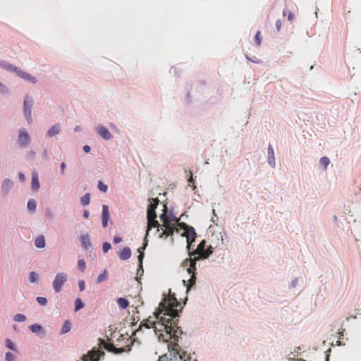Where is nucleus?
<instances>
[{"label": "nucleus", "mask_w": 361, "mask_h": 361, "mask_svg": "<svg viewBox=\"0 0 361 361\" xmlns=\"http://www.w3.org/2000/svg\"><path fill=\"white\" fill-rule=\"evenodd\" d=\"M147 221L157 218V214L155 210L147 209Z\"/></svg>", "instance_id": "473e14b6"}, {"label": "nucleus", "mask_w": 361, "mask_h": 361, "mask_svg": "<svg viewBox=\"0 0 361 361\" xmlns=\"http://www.w3.org/2000/svg\"><path fill=\"white\" fill-rule=\"evenodd\" d=\"M90 149H91V148H90V146H88V145H85V146H84V147H83V150H84V152H85V153H88V152H90Z\"/></svg>", "instance_id": "8fccbe9b"}, {"label": "nucleus", "mask_w": 361, "mask_h": 361, "mask_svg": "<svg viewBox=\"0 0 361 361\" xmlns=\"http://www.w3.org/2000/svg\"><path fill=\"white\" fill-rule=\"evenodd\" d=\"M130 350V344H128L123 348H116V350H114V354H120L123 352H128Z\"/></svg>", "instance_id": "bb28decb"}, {"label": "nucleus", "mask_w": 361, "mask_h": 361, "mask_svg": "<svg viewBox=\"0 0 361 361\" xmlns=\"http://www.w3.org/2000/svg\"><path fill=\"white\" fill-rule=\"evenodd\" d=\"M161 320L164 323L161 324V327L164 328V333H161L159 335V341L164 343H169L170 341L173 339V342H171L168 345L169 351L174 356L179 355L180 360L187 361L185 358L186 353L180 351V347L177 343L178 338L183 334L181 329L178 326V320L176 318L173 319V321H169L164 319H162Z\"/></svg>", "instance_id": "f03ea898"}, {"label": "nucleus", "mask_w": 361, "mask_h": 361, "mask_svg": "<svg viewBox=\"0 0 361 361\" xmlns=\"http://www.w3.org/2000/svg\"><path fill=\"white\" fill-rule=\"evenodd\" d=\"M31 331L34 333H39L42 330V327L37 324H32L30 326Z\"/></svg>", "instance_id": "7c9ffc66"}, {"label": "nucleus", "mask_w": 361, "mask_h": 361, "mask_svg": "<svg viewBox=\"0 0 361 361\" xmlns=\"http://www.w3.org/2000/svg\"><path fill=\"white\" fill-rule=\"evenodd\" d=\"M108 279V274L106 270H104L97 277V283H100L104 281H106Z\"/></svg>", "instance_id": "393cba45"}, {"label": "nucleus", "mask_w": 361, "mask_h": 361, "mask_svg": "<svg viewBox=\"0 0 361 361\" xmlns=\"http://www.w3.org/2000/svg\"><path fill=\"white\" fill-rule=\"evenodd\" d=\"M16 74L21 78L30 81L32 83H35L37 82V80L35 77L31 75L30 74L25 73L20 69L18 70Z\"/></svg>", "instance_id": "ddd939ff"}, {"label": "nucleus", "mask_w": 361, "mask_h": 361, "mask_svg": "<svg viewBox=\"0 0 361 361\" xmlns=\"http://www.w3.org/2000/svg\"><path fill=\"white\" fill-rule=\"evenodd\" d=\"M167 360H168V357H167L166 355L160 356L159 358V361H167Z\"/></svg>", "instance_id": "3c124183"}, {"label": "nucleus", "mask_w": 361, "mask_h": 361, "mask_svg": "<svg viewBox=\"0 0 361 361\" xmlns=\"http://www.w3.org/2000/svg\"><path fill=\"white\" fill-rule=\"evenodd\" d=\"M271 164H270L272 167H274L275 165H273V159L271 158Z\"/></svg>", "instance_id": "bf43d9fd"}, {"label": "nucleus", "mask_w": 361, "mask_h": 361, "mask_svg": "<svg viewBox=\"0 0 361 361\" xmlns=\"http://www.w3.org/2000/svg\"><path fill=\"white\" fill-rule=\"evenodd\" d=\"M159 200L158 198H152L150 200V204H149L147 209L156 211V208H157V205L159 204Z\"/></svg>", "instance_id": "a878e982"}, {"label": "nucleus", "mask_w": 361, "mask_h": 361, "mask_svg": "<svg viewBox=\"0 0 361 361\" xmlns=\"http://www.w3.org/2000/svg\"><path fill=\"white\" fill-rule=\"evenodd\" d=\"M119 258L122 260L128 259L131 256V250L129 247H126L118 252Z\"/></svg>", "instance_id": "2eb2a0df"}, {"label": "nucleus", "mask_w": 361, "mask_h": 361, "mask_svg": "<svg viewBox=\"0 0 361 361\" xmlns=\"http://www.w3.org/2000/svg\"><path fill=\"white\" fill-rule=\"evenodd\" d=\"M30 142V137L26 129L21 128L18 131V143L21 147H26Z\"/></svg>", "instance_id": "9d476101"}, {"label": "nucleus", "mask_w": 361, "mask_h": 361, "mask_svg": "<svg viewBox=\"0 0 361 361\" xmlns=\"http://www.w3.org/2000/svg\"><path fill=\"white\" fill-rule=\"evenodd\" d=\"M61 130L60 126L56 124L53 126L48 131V135L52 137L58 134Z\"/></svg>", "instance_id": "aec40b11"}, {"label": "nucleus", "mask_w": 361, "mask_h": 361, "mask_svg": "<svg viewBox=\"0 0 361 361\" xmlns=\"http://www.w3.org/2000/svg\"><path fill=\"white\" fill-rule=\"evenodd\" d=\"M80 242L82 246L85 248H87L90 246L91 243L90 240V236L88 235H83L80 236Z\"/></svg>", "instance_id": "a211bd4d"}, {"label": "nucleus", "mask_w": 361, "mask_h": 361, "mask_svg": "<svg viewBox=\"0 0 361 361\" xmlns=\"http://www.w3.org/2000/svg\"><path fill=\"white\" fill-rule=\"evenodd\" d=\"M70 330H71V323L68 321H65L62 326V328L61 330V334H66V333L70 331Z\"/></svg>", "instance_id": "cd10ccee"}, {"label": "nucleus", "mask_w": 361, "mask_h": 361, "mask_svg": "<svg viewBox=\"0 0 361 361\" xmlns=\"http://www.w3.org/2000/svg\"><path fill=\"white\" fill-rule=\"evenodd\" d=\"M66 164L64 162L61 163V173H63L64 172V170L66 169Z\"/></svg>", "instance_id": "864d4df0"}, {"label": "nucleus", "mask_w": 361, "mask_h": 361, "mask_svg": "<svg viewBox=\"0 0 361 361\" xmlns=\"http://www.w3.org/2000/svg\"><path fill=\"white\" fill-rule=\"evenodd\" d=\"M293 17H294L293 13H291V12H289V13H288V20H289V21H291V20H293Z\"/></svg>", "instance_id": "603ef678"}, {"label": "nucleus", "mask_w": 361, "mask_h": 361, "mask_svg": "<svg viewBox=\"0 0 361 361\" xmlns=\"http://www.w3.org/2000/svg\"><path fill=\"white\" fill-rule=\"evenodd\" d=\"M276 26L277 30L279 31L281 29V22L280 20H276Z\"/></svg>", "instance_id": "49530a36"}, {"label": "nucleus", "mask_w": 361, "mask_h": 361, "mask_svg": "<svg viewBox=\"0 0 361 361\" xmlns=\"http://www.w3.org/2000/svg\"><path fill=\"white\" fill-rule=\"evenodd\" d=\"M81 204L83 205H88L90 202V195L89 193L85 194L80 198Z\"/></svg>", "instance_id": "c85d7f7f"}, {"label": "nucleus", "mask_w": 361, "mask_h": 361, "mask_svg": "<svg viewBox=\"0 0 361 361\" xmlns=\"http://www.w3.org/2000/svg\"><path fill=\"white\" fill-rule=\"evenodd\" d=\"M25 319H26L25 316L23 314H17L14 317V320L16 322H24L25 320Z\"/></svg>", "instance_id": "c9c22d12"}, {"label": "nucleus", "mask_w": 361, "mask_h": 361, "mask_svg": "<svg viewBox=\"0 0 361 361\" xmlns=\"http://www.w3.org/2000/svg\"><path fill=\"white\" fill-rule=\"evenodd\" d=\"M84 305L80 298H77L75 301V310L78 311L83 307Z\"/></svg>", "instance_id": "72a5a7b5"}, {"label": "nucleus", "mask_w": 361, "mask_h": 361, "mask_svg": "<svg viewBox=\"0 0 361 361\" xmlns=\"http://www.w3.org/2000/svg\"><path fill=\"white\" fill-rule=\"evenodd\" d=\"M67 279L68 276L65 273H59L56 275L55 279L53 282V288L56 293H59L61 291L62 286Z\"/></svg>", "instance_id": "1a4fd4ad"}, {"label": "nucleus", "mask_w": 361, "mask_h": 361, "mask_svg": "<svg viewBox=\"0 0 361 361\" xmlns=\"http://www.w3.org/2000/svg\"><path fill=\"white\" fill-rule=\"evenodd\" d=\"M13 183L10 179H5L2 184V190L4 192H7L11 187H12Z\"/></svg>", "instance_id": "b1692460"}, {"label": "nucleus", "mask_w": 361, "mask_h": 361, "mask_svg": "<svg viewBox=\"0 0 361 361\" xmlns=\"http://www.w3.org/2000/svg\"><path fill=\"white\" fill-rule=\"evenodd\" d=\"M37 278H38V276L35 272H34V271L30 272V276H29V281L31 283L36 282L37 280Z\"/></svg>", "instance_id": "e433bc0d"}, {"label": "nucleus", "mask_w": 361, "mask_h": 361, "mask_svg": "<svg viewBox=\"0 0 361 361\" xmlns=\"http://www.w3.org/2000/svg\"><path fill=\"white\" fill-rule=\"evenodd\" d=\"M78 285H79V288H80V291H82V290H85V282H84V281H79Z\"/></svg>", "instance_id": "a18cd8bd"}, {"label": "nucleus", "mask_w": 361, "mask_h": 361, "mask_svg": "<svg viewBox=\"0 0 361 361\" xmlns=\"http://www.w3.org/2000/svg\"><path fill=\"white\" fill-rule=\"evenodd\" d=\"M31 154L34 155V154H35V152H31Z\"/></svg>", "instance_id": "052dcab7"}, {"label": "nucleus", "mask_w": 361, "mask_h": 361, "mask_svg": "<svg viewBox=\"0 0 361 361\" xmlns=\"http://www.w3.org/2000/svg\"><path fill=\"white\" fill-rule=\"evenodd\" d=\"M0 66H2L4 68L6 69L7 71H13V72H15L16 73H17L18 68L16 66H13V65L10 64V63H6L5 62H3V63H0Z\"/></svg>", "instance_id": "412c9836"}, {"label": "nucleus", "mask_w": 361, "mask_h": 361, "mask_svg": "<svg viewBox=\"0 0 361 361\" xmlns=\"http://www.w3.org/2000/svg\"><path fill=\"white\" fill-rule=\"evenodd\" d=\"M190 174H192V173L190 172ZM188 182L190 183H193V178L192 176V175H190V177L188 179Z\"/></svg>", "instance_id": "6e6d98bb"}, {"label": "nucleus", "mask_w": 361, "mask_h": 361, "mask_svg": "<svg viewBox=\"0 0 361 361\" xmlns=\"http://www.w3.org/2000/svg\"><path fill=\"white\" fill-rule=\"evenodd\" d=\"M109 219V207L107 205L104 204L102 207V226L104 227H106L107 226Z\"/></svg>", "instance_id": "9b49d317"}, {"label": "nucleus", "mask_w": 361, "mask_h": 361, "mask_svg": "<svg viewBox=\"0 0 361 361\" xmlns=\"http://www.w3.org/2000/svg\"><path fill=\"white\" fill-rule=\"evenodd\" d=\"M121 240H122L121 238L118 237V236H116L114 238V243L116 244L121 243Z\"/></svg>", "instance_id": "de8ad7c7"}, {"label": "nucleus", "mask_w": 361, "mask_h": 361, "mask_svg": "<svg viewBox=\"0 0 361 361\" xmlns=\"http://www.w3.org/2000/svg\"><path fill=\"white\" fill-rule=\"evenodd\" d=\"M78 265L79 269L81 271H84V269H85V260L80 259L78 261Z\"/></svg>", "instance_id": "37998d69"}, {"label": "nucleus", "mask_w": 361, "mask_h": 361, "mask_svg": "<svg viewBox=\"0 0 361 361\" xmlns=\"http://www.w3.org/2000/svg\"><path fill=\"white\" fill-rule=\"evenodd\" d=\"M271 157L273 159V165H275L274 152L271 145H269L268 147V161L269 164H271Z\"/></svg>", "instance_id": "5701e85b"}, {"label": "nucleus", "mask_w": 361, "mask_h": 361, "mask_svg": "<svg viewBox=\"0 0 361 361\" xmlns=\"http://www.w3.org/2000/svg\"><path fill=\"white\" fill-rule=\"evenodd\" d=\"M206 241L204 240H202L201 243L198 245L196 250L192 252H189V259H186L183 262V266L189 267L187 269L188 272L191 274L190 279H189V286H192L195 283L196 276H195V271H196V262L201 259H207L209 257V255L212 253V247L209 246L207 249H206Z\"/></svg>", "instance_id": "7ed1b4c3"}, {"label": "nucleus", "mask_w": 361, "mask_h": 361, "mask_svg": "<svg viewBox=\"0 0 361 361\" xmlns=\"http://www.w3.org/2000/svg\"><path fill=\"white\" fill-rule=\"evenodd\" d=\"M37 300L38 303L41 305H45L47 302V298L44 297H37Z\"/></svg>", "instance_id": "a19ab883"}, {"label": "nucleus", "mask_w": 361, "mask_h": 361, "mask_svg": "<svg viewBox=\"0 0 361 361\" xmlns=\"http://www.w3.org/2000/svg\"><path fill=\"white\" fill-rule=\"evenodd\" d=\"M111 248V245L109 243L105 242L102 245V250L104 253L109 252V250Z\"/></svg>", "instance_id": "ea45409f"}, {"label": "nucleus", "mask_w": 361, "mask_h": 361, "mask_svg": "<svg viewBox=\"0 0 361 361\" xmlns=\"http://www.w3.org/2000/svg\"><path fill=\"white\" fill-rule=\"evenodd\" d=\"M99 345L100 347H103L105 348L107 351L111 352L114 353V350H116V347L112 343H106L103 339H99Z\"/></svg>", "instance_id": "dca6fc26"}, {"label": "nucleus", "mask_w": 361, "mask_h": 361, "mask_svg": "<svg viewBox=\"0 0 361 361\" xmlns=\"http://www.w3.org/2000/svg\"><path fill=\"white\" fill-rule=\"evenodd\" d=\"M27 209L30 211H34L35 209H36V207H37V203H36V201L35 200H30L28 202H27Z\"/></svg>", "instance_id": "c756f323"}, {"label": "nucleus", "mask_w": 361, "mask_h": 361, "mask_svg": "<svg viewBox=\"0 0 361 361\" xmlns=\"http://www.w3.org/2000/svg\"><path fill=\"white\" fill-rule=\"evenodd\" d=\"M6 345L8 348L12 350H16L15 344L12 342V341L9 338H7L6 340Z\"/></svg>", "instance_id": "f704fd0d"}, {"label": "nucleus", "mask_w": 361, "mask_h": 361, "mask_svg": "<svg viewBox=\"0 0 361 361\" xmlns=\"http://www.w3.org/2000/svg\"><path fill=\"white\" fill-rule=\"evenodd\" d=\"M97 133L99 135L102 137L104 140H110L112 137L111 133L109 130L104 126H99L97 128Z\"/></svg>", "instance_id": "f8f14e48"}, {"label": "nucleus", "mask_w": 361, "mask_h": 361, "mask_svg": "<svg viewBox=\"0 0 361 361\" xmlns=\"http://www.w3.org/2000/svg\"><path fill=\"white\" fill-rule=\"evenodd\" d=\"M166 207L164 205V212L160 215V220L162 221L161 230L162 231L159 235V238L168 237L172 235L178 228V219L175 223H172L166 213Z\"/></svg>", "instance_id": "20e7f679"}, {"label": "nucleus", "mask_w": 361, "mask_h": 361, "mask_svg": "<svg viewBox=\"0 0 361 361\" xmlns=\"http://www.w3.org/2000/svg\"><path fill=\"white\" fill-rule=\"evenodd\" d=\"M168 297H165L159 303V307L154 312V317L157 321L152 322V329H154L156 335L159 337L161 333H164V328L161 327V324L164 323L161 320L164 319L169 321H173V319L178 317V307H180V304L175 297L174 294L170 293Z\"/></svg>", "instance_id": "f257e3e1"}, {"label": "nucleus", "mask_w": 361, "mask_h": 361, "mask_svg": "<svg viewBox=\"0 0 361 361\" xmlns=\"http://www.w3.org/2000/svg\"><path fill=\"white\" fill-rule=\"evenodd\" d=\"M35 245L38 248H43L45 246V240L43 235H39L35 238Z\"/></svg>", "instance_id": "f3484780"}, {"label": "nucleus", "mask_w": 361, "mask_h": 361, "mask_svg": "<svg viewBox=\"0 0 361 361\" xmlns=\"http://www.w3.org/2000/svg\"><path fill=\"white\" fill-rule=\"evenodd\" d=\"M152 322H154V321H151L150 318L143 320L141 322L139 328L137 329L136 332L139 331L142 327H145L147 329H151L152 328Z\"/></svg>", "instance_id": "6ab92c4d"}, {"label": "nucleus", "mask_w": 361, "mask_h": 361, "mask_svg": "<svg viewBox=\"0 0 361 361\" xmlns=\"http://www.w3.org/2000/svg\"><path fill=\"white\" fill-rule=\"evenodd\" d=\"M117 303L118 306L123 310L126 309L129 305V302L126 298H119L117 300Z\"/></svg>", "instance_id": "4be33fe9"}, {"label": "nucleus", "mask_w": 361, "mask_h": 361, "mask_svg": "<svg viewBox=\"0 0 361 361\" xmlns=\"http://www.w3.org/2000/svg\"><path fill=\"white\" fill-rule=\"evenodd\" d=\"M32 188L33 190H37L39 188V181L38 178V173L37 171H33L32 173Z\"/></svg>", "instance_id": "4468645a"}, {"label": "nucleus", "mask_w": 361, "mask_h": 361, "mask_svg": "<svg viewBox=\"0 0 361 361\" xmlns=\"http://www.w3.org/2000/svg\"><path fill=\"white\" fill-rule=\"evenodd\" d=\"M152 228H157V232H159L160 230H161V225L156 220V219L147 221V228L146 234H145V239H144L143 246L141 247H139L138 250H137V252L140 253L139 255H138V260H139V263H140V268L137 269V274H139V272L140 271L142 272H143V269H142V260H143V258H144L143 250H145V248H146V247L147 245V235L149 234V231Z\"/></svg>", "instance_id": "39448f33"}, {"label": "nucleus", "mask_w": 361, "mask_h": 361, "mask_svg": "<svg viewBox=\"0 0 361 361\" xmlns=\"http://www.w3.org/2000/svg\"><path fill=\"white\" fill-rule=\"evenodd\" d=\"M283 15L285 16L286 15V10H283Z\"/></svg>", "instance_id": "13d9d810"}, {"label": "nucleus", "mask_w": 361, "mask_h": 361, "mask_svg": "<svg viewBox=\"0 0 361 361\" xmlns=\"http://www.w3.org/2000/svg\"><path fill=\"white\" fill-rule=\"evenodd\" d=\"M89 212L87 210H85L84 212H83V216L85 218H88L89 217Z\"/></svg>", "instance_id": "5fc2aeb1"}, {"label": "nucleus", "mask_w": 361, "mask_h": 361, "mask_svg": "<svg viewBox=\"0 0 361 361\" xmlns=\"http://www.w3.org/2000/svg\"><path fill=\"white\" fill-rule=\"evenodd\" d=\"M18 176H19V178L21 181H24L25 180V175L22 173V172H20L18 173Z\"/></svg>", "instance_id": "09e8293b"}, {"label": "nucleus", "mask_w": 361, "mask_h": 361, "mask_svg": "<svg viewBox=\"0 0 361 361\" xmlns=\"http://www.w3.org/2000/svg\"><path fill=\"white\" fill-rule=\"evenodd\" d=\"M6 361H13L15 356L13 353L8 352L6 353Z\"/></svg>", "instance_id": "79ce46f5"}, {"label": "nucleus", "mask_w": 361, "mask_h": 361, "mask_svg": "<svg viewBox=\"0 0 361 361\" xmlns=\"http://www.w3.org/2000/svg\"><path fill=\"white\" fill-rule=\"evenodd\" d=\"M80 130H81V128H80V126H76V127L75 128V131H80Z\"/></svg>", "instance_id": "4d7b16f0"}, {"label": "nucleus", "mask_w": 361, "mask_h": 361, "mask_svg": "<svg viewBox=\"0 0 361 361\" xmlns=\"http://www.w3.org/2000/svg\"><path fill=\"white\" fill-rule=\"evenodd\" d=\"M104 355V352L94 348L87 355L82 356L83 361H99L101 356Z\"/></svg>", "instance_id": "6e6552de"}, {"label": "nucleus", "mask_w": 361, "mask_h": 361, "mask_svg": "<svg viewBox=\"0 0 361 361\" xmlns=\"http://www.w3.org/2000/svg\"><path fill=\"white\" fill-rule=\"evenodd\" d=\"M98 188L102 192H105L107 191L108 187H107L106 185L104 184L102 181H99V183H98Z\"/></svg>", "instance_id": "58836bf2"}, {"label": "nucleus", "mask_w": 361, "mask_h": 361, "mask_svg": "<svg viewBox=\"0 0 361 361\" xmlns=\"http://www.w3.org/2000/svg\"><path fill=\"white\" fill-rule=\"evenodd\" d=\"M255 42H256L257 46H259L261 44L262 37H261L260 31H257V33L255 35Z\"/></svg>", "instance_id": "4c0bfd02"}, {"label": "nucleus", "mask_w": 361, "mask_h": 361, "mask_svg": "<svg viewBox=\"0 0 361 361\" xmlns=\"http://www.w3.org/2000/svg\"><path fill=\"white\" fill-rule=\"evenodd\" d=\"M320 164L324 168L326 169L327 167V166L330 163V160L328 157H323L320 159Z\"/></svg>", "instance_id": "2f4dec72"}, {"label": "nucleus", "mask_w": 361, "mask_h": 361, "mask_svg": "<svg viewBox=\"0 0 361 361\" xmlns=\"http://www.w3.org/2000/svg\"><path fill=\"white\" fill-rule=\"evenodd\" d=\"M183 230L182 235L185 236L187 240V248L188 251L190 250L192 243L195 241L196 238V233L195 228L186 224L181 222L178 224V228H176V232L180 233Z\"/></svg>", "instance_id": "423d86ee"}, {"label": "nucleus", "mask_w": 361, "mask_h": 361, "mask_svg": "<svg viewBox=\"0 0 361 361\" xmlns=\"http://www.w3.org/2000/svg\"><path fill=\"white\" fill-rule=\"evenodd\" d=\"M33 105V100L32 98L27 95L25 98L23 103V111L24 116L26 118L28 123L32 122V108Z\"/></svg>", "instance_id": "0eeeda50"}, {"label": "nucleus", "mask_w": 361, "mask_h": 361, "mask_svg": "<svg viewBox=\"0 0 361 361\" xmlns=\"http://www.w3.org/2000/svg\"><path fill=\"white\" fill-rule=\"evenodd\" d=\"M7 91L6 87L0 82V92L5 93Z\"/></svg>", "instance_id": "c03bdc74"}]
</instances>
